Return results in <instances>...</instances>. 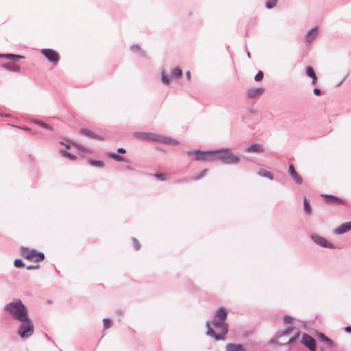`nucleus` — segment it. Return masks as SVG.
I'll return each mask as SVG.
<instances>
[{
	"instance_id": "f257e3e1",
	"label": "nucleus",
	"mask_w": 351,
	"mask_h": 351,
	"mask_svg": "<svg viewBox=\"0 0 351 351\" xmlns=\"http://www.w3.org/2000/svg\"><path fill=\"white\" fill-rule=\"evenodd\" d=\"M5 310L21 322L18 333L21 338L30 337L34 332V326L27 315V308L20 300H16L5 306Z\"/></svg>"
},
{
	"instance_id": "f03ea898",
	"label": "nucleus",
	"mask_w": 351,
	"mask_h": 351,
	"mask_svg": "<svg viewBox=\"0 0 351 351\" xmlns=\"http://www.w3.org/2000/svg\"><path fill=\"white\" fill-rule=\"evenodd\" d=\"M228 315L227 310L224 307H221L215 313L213 325L215 329L210 326L209 322L206 324L208 335L213 336L215 339H223L224 335L228 332V325L225 323Z\"/></svg>"
},
{
	"instance_id": "7ed1b4c3",
	"label": "nucleus",
	"mask_w": 351,
	"mask_h": 351,
	"mask_svg": "<svg viewBox=\"0 0 351 351\" xmlns=\"http://www.w3.org/2000/svg\"><path fill=\"white\" fill-rule=\"evenodd\" d=\"M215 161L221 160L226 164H237L239 158L235 156L230 149H219L214 151Z\"/></svg>"
},
{
	"instance_id": "20e7f679",
	"label": "nucleus",
	"mask_w": 351,
	"mask_h": 351,
	"mask_svg": "<svg viewBox=\"0 0 351 351\" xmlns=\"http://www.w3.org/2000/svg\"><path fill=\"white\" fill-rule=\"evenodd\" d=\"M187 154L190 156H194L197 161L214 162L215 155L214 151L203 152L200 150H189Z\"/></svg>"
},
{
	"instance_id": "39448f33",
	"label": "nucleus",
	"mask_w": 351,
	"mask_h": 351,
	"mask_svg": "<svg viewBox=\"0 0 351 351\" xmlns=\"http://www.w3.org/2000/svg\"><path fill=\"white\" fill-rule=\"evenodd\" d=\"M21 254L27 260L32 262H40L45 259V255L35 250H30L25 247L21 248Z\"/></svg>"
},
{
	"instance_id": "423d86ee",
	"label": "nucleus",
	"mask_w": 351,
	"mask_h": 351,
	"mask_svg": "<svg viewBox=\"0 0 351 351\" xmlns=\"http://www.w3.org/2000/svg\"><path fill=\"white\" fill-rule=\"evenodd\" d=\"M293 332H294V336L290 337L287 342L289 343H291L294 342L300 336V332L297 329H295L294 327H289L284 330L278 332L276 336V341L278 343L282 344V343L278 342V339L285 335H287Z\"/></svg>"
},
{
	"instance_id": "0eeeda50",
	"label": "nucleus",
	"mask_w": 351,
	"mask_h": 351,
	"mask_svg": "<svg viewBox=\"0 0 351 351\" xmlns=\"http://www.w3.org/2000/svg\"><path fill=\"white\" fill-rule=\"evenodd\" d=\"M302 343L307 347L311 351H315V340L309 335L303 333L302 336Z\"/></svg>"
},
{
	"instance_id": "6e6552de",
	"label": "nucleus",
	"mask_w": 351,
	"mask_h": 351,
	"mask_svg": "<svg viewBox=\"0 0 351 351\" xmlns=\"http://www.w3.org/2000/svg\"><path fill=\"white\" fill-rule=\"evenodd\" d=\"M41 53L48 59V60L55 64H56L59 60V55L55 50L44 49L41 50Z\"/></svg>"
},
{
	"instance_id": "1a4fd4ad",
	"label": "nucleus",
	"mask_w": 351,
	"mask_h": 351,
	"mask_svg": "<svg viewBox=\"0 0 351 351\" xmlns=\"http://www.w3.org/2000/svg\"><path fill=\"white\" fill-rule=\"evenodd\" d=\"M311 239L313 240L315 243L318 244L320 246L327 247V248H333V245L327 241L325 238L322 237L317 234H313L311 236Z\"/></svg>"
},
{
	"instance_id": "9d476101",
	"label": "nucleus",
	"mask_w": 351,
	"mask_h": 351,
	"mask_svg": "<svg viewBox=\"0 0 351 351\" xmlns=\"http://www.w3.org/2000/svg\"><path fill=\"white\" fill-rule=\"evenodd\" d=\"M324 199L325 202L328 204H333V205H343L345 204V202L341 199L330 195H322Z\"/></svg>"
},
{
	"instance_id": "9b49d317",
	"label": "nucleus",
	"mask_w": 351,
	"mask_h": 351,
	"mask_svg": "<svg viewBox=\"0 0 351 351\" xmlns=\"http://www.w3.org/2000/svg\"><path fill=\"white\" fill-rule=\"evenodd\" d=\"M289 172L290 175L292 176V178L295 180V181L299 184H302L303 180L302 177L297 173V171L295 169V167L293 165H290L289 167Z\"/></svg>"
},
{
	"instance_id": "f8f14e48",
	"label": "nucleus",
	"mask_w": 351,
	"mask_h": 351,
	"mask_svg": "<svg viewBox=\"0 0 351 351\" xmlns=\"http://www.w3.org/2000/svg\"><path fill=\"white\" fill-rule=\"evenodd\" d=\"M351 229V221L345 223L341 225L339 228H336L334 232L337 234L345 233Z\"/></svg>"
},
{
	"instance_id": "ddd939ff",
	"label": "nucleus",
	"mask_w": 351,
	"mask_h": 351,
	"mask_svg": "<svg viewBox=\"0 0 351 351\" xmlns=\"http://www.w3.org/2000/svg\"><path fill=\"white\" fill-rule=\"evenodd\" d=\"M264 92L262 88H252L247 91V95L250 98H255L261 96Z\"/></svg>"
},
{
	"instance_id": "4468645a",
	"label": "nucleus",
	"mask_w": 351,
	"mask_h": 351,
	"mask_svg": "<svg viewBox=\"0 0 351 351\" xmlns=\"http://www.w3.org/2000/svg\"><path fill=\"white\" fill-rule=\"evenodd\" d=\"M227 351H245L244 347L241 344L228 343L226 346Z\"/></svg>"
},
{
	"instance_id": "2eb2a0df",
	"label": "nucleus",
	"mask_w": 351,
	"mask_h": 351,
	"mask_svg": "<svg viewBox=\"0 0 351 351\" xmlns=\"http://www.w3.org/2000/svg\"><path fill=\"white\" fill-rule=\"evenodd\" d=\"M306 75L312 79V84L313 85L316 84L317 82V77L313 67L308 66L306 68Z\"/></svg>"
},
{
	"instance_id": "dca6fc26",
	"label": "nucleus",
	"mask_w": 351,
	"mask_h": 351,
	"mask_svg": "<svg viewBox=\"0 0 351 351\" xmlns=\"http://www.w3.org/2000/svg\"><path fill=\"white\" fill-rule=\"evenodd\" d=\"M3 67L14 72L20 71V66L15 62H10L3 65Z\"/></svg>"
},
{
	"instance_id": "f3484780",
	"label": "nucleus",
	"mask_w": 351,
	"mask_h": 351,
	"mask_svg": "<svg viewBox=\"0 0 351 351\" xmlns=\"http://www.w3.org/2000/svg\"><path fill=\"white\" fill-rule=\"evenodd\" d=\"M245 151L247 152H257L262 153L264 149L261 147V145L258 144H253L245 149Z\"/></svg>"
},
{
	"instance_id": "a211bd4d",
	"label": "nucleus",
	"mask_w": 351,
	"mask_h": 351,
	"mask_svg": "<svg viewBox=\"0 0 351 351\" xmlns=\"http://www.w3.org/2000/svg\"><path fill=\"white\" fill-rule=\"evenodd\" d=\"M317 34L318 30L317 28H313L311 29L306 36V40L308 43L312 42L317 36Z\"/></svg>"
},
{
	"instance_id": "6ab92c4d",
	"label": "nucleus",
	"mask_w": 351,
	"mask_h": 351,
	"mask_svg": "<svg viewBox=\"0 0 351 351\" xmlns=\"http://www.w3.org/2000/svg\"><path fill=\"white\" fill-rule=\"evenodd\" d=\"M317 337L319 340L327 343L330 347H333L335 345L334 342L331 339L328 338L326 336L324 335V334L322 332L318 334Z\"/></svg>"
},
{
	"instance_id": "aec40b11",
	"label": "nucleus",
	"mask_w": 351,
	"mask_h": 351,
	"mask_svg": "<svg viewBox=\"0 0 351 351\" xmlns=\"http://www.w3.org/2000/svg\"><path fill=\"white\" fill-rule=\"evenodd\" d=\"M258 174L262 177L267 178L269 180H272L274 178L273 173L271 171H269L264 169H260L258 172Z\"/></svg>"
},
{
	"instance_id": "412c9836",
	"label": "nucleus",
	"mask_w": 351,
	"mask_h": 351,
	"mask_svg": "<svg viewBox=\"0 0 351 351\" xmlns=\"http://www.w3.org/2000/svg\"><path fill=\"white\" fill-rule=\"evenodd\" d=\"M146 136L147 137V140L152 141H159L161 142L162 140V136L154 134V133H148L146 134Z\"/></svg>"
},
{
	"instance_id": "4be33fe9",
	"label": "nucleus",
	"mask_w": 351,
	"mask_h": 351,
	"mask_svg": "<svg viewBox=\"0 0 351 351\" xmlns=\"http://www.w3.org/2000/svg\"><path fill=\"white\" fill-rule=\"evenodd\" d=\"M81 133L84 135H86L87 136H90L91 138H97V139H101V138H99L97 134H95V133H93V132L88 130H86V129H82L81 130Z\"/></svg>"
},
{
	"instance_id": "5701e85b",
	"label": "nucleus",
	"mask_w": 351,
	"mask_h": 351,
	"mask_svg": "<svg viewBox=\"0 0 351 351\" xmlns=\"http://www.w3.org/2000/svg\"><path fill=\"white\" fill-rule=\"evenodd\" d=\"M161 142L166 143V144H170V145H179V142L178 141L171 139L170 138L163 137V136L162 137Z\"/></svg>"
},
{
	"instance_id": "b1692460",
	"label": "nucleus",
	"mask_w": 351,
	"mask_h": 351,
	"mask_svg": "<svg viewBox=\"0 0 351 351\" xmlns=\"http://www.w3.org/2000/svg\"><path fill=\"white\" fill-rule=\"evenodd\" d=\"M182 75V71L180 68H175L171 71V77L179 78Z\"/></svg>"
},
{
	"instance_id": "393cba45",
	"label": "nucleus",
	"mask_w": 351,
	"mask_h": 351,
	"mask_svg": "<svg viewBox=\"0 0 351 351\" xmlns=\"http://www.w3.org/2000/svg\"><path fill=\"white\" fill-rule=\"evenodd\" d=\"M73 146H75V147H77L80 152H83V153H85V154H90L92 153V152L90 151V149L86 148V147H82L75 143H73Z\"/></svg>"
},
{
	"instance_id": "a878e982",
	"label": "nucleus",
	"mask_w": 351,
	"mask_h": 351,
	"mask_svg": "<svg viewBox=\"0 0 351 351\" xmlns=\"http://www.w3.org/2000/svg\"><path fill=\"white\" fill-rule=\"evenodd\" d=\"M304 208L305 212L307 214H311V213L312 209H311V207L310 206V203H309L308 200L306 197H304Z\"/></svg>"
},
{
	"instance_id": "bb28decb",
	"label": "nucleus",
	"mask_w": 351,
	"mask_h": 351,
	"mask_svg": "<svg viewBox=\"0 0 351 351\" xmlns=\"http://www.w3.org/2000/svg\"><path fill=\"white\" fill-rule=\"evenodd\" d=\"M0 57H4L8 59H13V60H18V59H22L24 57L20 55H14V54H3L0 55Z\"/></svg>"
},
{
	"instance_id": "cd10ccee",
	"label": "nucleus",
	"mask_w": 351,
	"mask_h": 351,
	"mask_svg": "<svg viewBox=\"0 0 351 351\" xmlns=\"http://www.w3.org/2000/svg\"><path fill=\"white\" fill-rule=\"evenodd\" d=\"M108 156L110 158H112V159H114V160H117V161H123V160H124V158H123V156H119V155H117V154H115V153H108Z\"/></svg>"
},
{
	"instance_id": "c85d7f7f",
	"label": "nucleus",
	"mask_w": 351,
	"mask_h": 351,
	"mask_svg": "<svg viewBox=\"0 0 351 351\" xmlns=\"http://www.w3.org/2000/svg\"><path fill=\"white\" fill-rule=\"evenodd\" d=\"M60 153L63 156L66 157V158H69L70 160H74L76 158L75 156L71 154V153H69L66 151L62 150V151H60Z\"/></svg>"
},
{
	"instance_id": "c756f323",
	"label": "nucleus",
	"mask_w": 351,
	"mask_h": 351,
	"mask_svg": "<svg viewBox=\"0 0 351 351\" xmlns=\"http://www.w3.org/2000/svg\"><path fill=\"white\" fill-rule=\"evenodd\" d=\"M278 0H269L266 3V7L268 9H271L274 8L278 2Z\"/></svg>"
},
{
	"instance_id": "7c9ffc66",
	"label": "nucleus",
	"mask_w": 351,
	"mask_h": 351,
	"mask_svg": "<svg viewBox=\"0 0 351 351\" xmlns=\"http://www.w3.org/2000/svg\"><path fill=\"white\" fill-rule=\"evenodd\" d=\"M90 164L93 166L103 167L104 164L102 161L100 160H90Z\"/></svg>"
},
{
	"instance_id": "2f4dec72",
	"label": "nucleus",
	"mask_w": 351,
	"mask_h": 351,
	"mask_svg": "<svg viewBox=\"0 0 351 351\" xmlns=\"http://www.w3.org/2000/svg\"><path fill=\"white\" fill-rule=\"evenodd\" d=\"M104 329L106 330L112 326L111 321L109 319L105 318L103 319Z\"/></svg>"
},
{
	"instance_id": "473e14b6",
	"label": "nucleus",
	"mask_w": 351,
	"mask_h": 351,
	"mask_svg": "<svg viewBox=\"0 0 351 351\" xmlns=\"http://www.w3.org/2000/svg\"><path fill=\"white\" fill-rule=\"evenodd\" d=\"M154 176L162 181L167 180V176L164 173H155V174H154Z\"/></svg>"
},
{
	"instance_id": "72a5a7b5",
	"label": "nucleus",
	"mask_w": 351,
	"mask_h": 351,
	"mask_svg": "<svg viewBox=\"0 0 351 351\" xmlns=\"http://www.w3.org/2000/svg\"><path fill=\"white\" fill-rule=\"evenodd\" d=\"M264 74L263 71H260L258 72V73L255 75L254 80L257 82L261 81L263 78Z\"/></svg>"
},
{
	"instance_id": "f704fd0d",
	"label": "nucleus",
	"mask_w": 351,
	"mask_h": 351,
	"mask_svg": "<svg viewBox=\"0 0 351 351\" xmlns=\"http://www.w3.org/2000/svg\"><path fill=\"white\" fill-rule=\"evenodd\" d=\"M162 81L165 84H169L170 79L164 73H162Z\"/></svg>"
},
{
	"instance_id": "c9c22d12",
	"label": "nucleus",
	"mask_w": 351,
	"mask_h": 351,
	"mask_svg": "<svg viewBox=\"0 0 351 351\" xmlns=\"http://www.w3.org/2000/svg\"><path fill=\"white\" fill-rule=\"evenodd\" d=\"M293 318L289 315H285L284 317V323L285 324H291L292 323Z\"/></svg>"
},
{
	"instance_id": "e433bc0d",
	"label": "nucleus",
	"mask_w": 351,
	"mask_h": 351,
	"mask_svg": "<svg viewBox=\"0 0 351 351\" xmlns=\"http://www.w3.org/2000/svg\"><path fill=\"white\" fill-rule=\"evenodd\" d=\"M132 242H133V245H134V247L136 250H139L141 247V244H140L139 241L136 239L134 238L132 239Z\"/></svg>"
},
{
	"instance_id": "4c0bfd02",
	"label": "nucleus",
	"mask_w": 351,
	"mask_h": 351,
	"mask_svg": "<svg viewBox=\"0 0 351 351\" xmlns=\"http://www.w3.org/2000/svg\"><path fill=\"white\" fill-rule=\"evenodd\" d=\"M14 264V266L16 267H21L23 266V263L20 259L15 260Z\"/></svg>"
},
{
	"instance_id": "58836bf2",
	"label": "nucleus",
	"mask_w": 351,
	"mask_h": 351,
	"mask_svg": "<svg viewBox=\"0 0 351 351\" xmlns=\"http://www.w3.org/2000/svg\"><path fill=\"white\" fill-rule=\"evenodd\" d=\"M38 124H39L41 127L45 128L46 129L52 130L51 126L47 125V123H42V122H37Z\"/></svg>"
},
{
	"instance_id": "ea45409f",
	"label": "nucleus",
	"mask_w": 351,
	"mask_h": 351,
	"mask_svg": "<svg viewBox=\"0 0 351 351\" xmlns=\"http://www.w3.org/2000/svg\"><path fill=\"white\" fill-rule=\"evenodd\" d=\"M207 170L206 169H204L203 171H201V173H199V175L198 176H197L195 179V180H199L201 178H202L203 176H204V175L206 174Z\"/></svg>"
},
{
	"instance_id": "a19ab883",
	"label": "nucleus",
	"mask_w": 351,
	"mask_h": 351,
	"mask_svg": "<svg viewBox=\"0 0 351 351\" xmlns=\"http://www.w3.org/2000/svg\"><path fill=\"white\" fill-rule=\"evenodd\" d=\"M148 133H139L137 134V136L142 138V139H145V140H147V137L146 136V134H147Z\"/></svg>"
},
{
	"instance_id": "79ce46f5",
	"label": "nucleus",
	"mask_w": 351,
	"mask_h": 351,
	"mask_svg": "<svg viewBox=\"0 0 351 351\" xmlns=\"http://www.w3.org/2000/svg\"><path fill=\"white\" fill-rule=\"evenodd\" d=\"M39 268V265H30V266H28L27 267V269H37Z\"/></svg>"
},
{
	"instance_id": "37998d69",
	"label": "nucleus",
	"mask_w": 351,
	"mask_h": 351,
	"mask_svg": "<svg viewBox=\"0 0 351 351\" xmlns=\"http://www.w3.org/2000/svg\"><path fill=\"white\" fill-rule=\"evenodd\" d=\"M315 95L319 96L321 95V90L319 88H315L313 90Z\"/></svg>"
},
{
	"instance_id": "c03bdc74",
	"label": "nucleus",
	"mask_w": 351,
	"mask_h": 351,
	"mask_svg": "<svg viewBox=\"0 0 351 351\" xmlns=\"http://www.w3.org/2000/svg\"><path fill=\"white\" fill-rule=\"evenodd\" d=\"M117 151H118L119 153H121V154H125V149H123V148H119Z\"/></svg>"
},
{
	"instance_id": "a18cd8bd",
	"label": "nucleus",
	"mask_w": 351,
	"mask_h": 351,
	"mask_svg": "<svg viewBox=\"0 0 351 351\" xmlns=\"http://www.w3.org/2000/svg\"><path fill=\"white\" fill-rule=\"evenodd\" d=\"M186 77L187 80H191V72H190V71H188V72L186 73Z\"/></svg>"
},
{
	"instance_id": "49530a36",
	"label": "nucleus",
	"mask_w": 351,
	"mask_h": 351,
	"mask_svg": "<svg viewBox=\"0 0 351 351\" xmlns=\"http://www.w3.org/2000/svg\"><path fill=\"white\" fill-rule=\"evenodd\" d=\"M345 330L348 332H351V326H346Z\"/></svg>"
},
{
	"instance_id": "de8ad7c7",
	"label": "nucleus",
	"mask_w": 351,
	"mask_h": 351,
	"mask_svg": "<svg viewBox=\"0 0 351 351\" xmlns=\"http://www.w3.org/2000/svg\"><path fill=\"white\" fill-rule=\"evenodd\" d=\"M65 146L67 149H70V147H71L70 145H69V144L65 145Z\"/></svg>"
}]
</instances>
